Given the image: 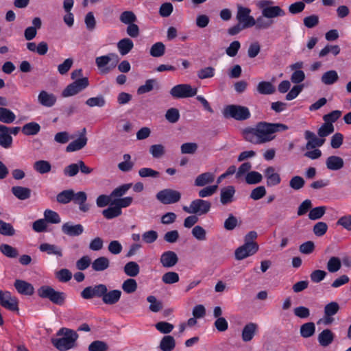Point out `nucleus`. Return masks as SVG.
Instances as JSON below:
<instances>
[{
    "instance_id": "nucleus-17",
    "label": "nucleus",
    "mask_w": 351,
    "mask_h": 351,
    "mask_svg": "<svg viewBox=\"0 0 351 351\" xmlns=\"http://www.w3.org/2000/svg\"><path fill=\"white\" fill-rule=\"evenodd\" d=\"M243 134L244 138L252 144H263V141L261 140V136L258 132H257V128L256 125L254 127H248L245 128L243 130Z\"/></svg>"
},
{
    "instance_id": "nucleus-8",
    "label": "nucleus",
    "mask_w": 351,
    "mask_h": 351,
    "mask_svg": "<svg viewBox=\"0 0 351 351\" xmlns=\"http://www.w3.org/2000/svg\"><path fill=\"white\" fill-rule=\"evenodd\" d=\"M156 197L162 204H173L181 199V193L172 189H165L158 191Z\"/></svg>"
},
{
    "instance_id": "nucleus-63",
    "label": "nucleus",
    "mask_w": 351,
    "mask_h": 351,
    "mask_svg": "<svg viewBox=\"0 0 351 351\" xmlns=\"http://www.w3.org/2000/svg\"><path fill=\"white\" fill-rule=\"evenodd\" d=\"M149 153L155 158H161L165 153V147L161 144H156L150 146Z\"/></svg>"
},
{
    "instance_id": "nucleus-55",
    "label": "nucleus",
    "mask_w": 351,
    "mask_h": 351,
    "mask_svg": "<svg viewBox=\"0 0 351 351\" xmlns=\"http://www.w3.org/2000/svg\"><path fill=\"white\" fill-rule=\"evenodd\" d=\"M215 69L212 66H207L199 69L197 71V75L200 80H205L211 78L215 75Z\"/></svg>"
},
{
    "instance_id": "nucleus-53",
    "label": "nucleus",
    "mask_w": 351,
    "mask_h": 351,
    "mask_svg": "<svg viewBox=\"0 0 351 351\" xmlns=\"http://www.w3.org/2000/svg\"><path fill=\"white\" fill-rule=\"evenodd\" d=\"M123 158L124 161L119 163L118 168L123 172L130 171L134 166L133 162L130 161L131 156L128 154H125Z\"/></svg>"
},
{
    "instance_id": "nucleus-39",
    "label": "nucleus",
    "mask_w": 351,
    "mask_h": 351,
    "mask_svg": "<svg viewBox=\"0 0 351 351\" xmlns=\"http://www.w3.org/2000/svg\"><path fill=\"white\" fill-rule=\"evenodd\" d=\"M176 346L174 338L171 335H166L162 337L160 343V348L162 351H171Z\"/></svg>"
},
{
    "instance_id": "nucleus-20",
    "label": "nucleus",
    "mask_w": 351,
    "mask_h": 351,
    "mask_svg": "<svg viewBox=\"0 0 351 351\" xmlns=\"http://www.w3.org/2000/svg\"><path fill=\"white\" fill-rule=\"evenodd\" d=\"M304 137L306 140H307V143L306 144V149H314L317 147H319L322 146L325 142L324 138H319L317 137L315 133L309 130L305 131Z\"/></svg>"
},
{
    "instance_id": "nucleus-37",
    "label": "nucleus",
    "mask_w": 351,
    "mask_h": 351,
    "mask_svg": "<svg viewBox=\"0 0 351 351\" xmlns=\"http://www.w3.org/2000/svg\"><path fill=\"white\" fill-rule=\"evenodd\" d=\"M34 169L40 174H45L51 171V165L47 160H40L34 163Z\"/></svg>"
},
{
    "instance_id": "nucleus-41",
    "label": "nucleus",
    "mask_w": 351,
    "mask_h": 351,
    "mask_svg": "<svg viewBox=\"0 0 351 351\" xmlns=\"http://www.w3.org/2000/svg\"><path fill=\"white\" fill-rule=\"evenodd\" d=\"M87 143V138H78L71 142L66 147L67 152H72L82 149Z\"/></svg>"
},
{
    "instance_id": "nucleus-22",
    "label": "nucleus",
    "mask_w": 351,
    "mask_h": 351,
    "mask_svg": "<svg viewBox=\"0 0 351 351\" xmlns=\"http://www.w3.org/2000/svg\"><path fill=\"white\" fill-rule=\"evenodd\" d=\"M42 21L40 18L35 17L32 20V26L27 27L24 31V37L27 40H32L37 34V30L40 29Z\"/></svg>"
},
{
    "instance_id": "nucleus-56",
    "label": "nucleus",
    "mask_w": 351,
    "mask_h": 351,
    "mask_svg": "<svg viewBox=\"0 0 351 351\" xmlns=\"http://www.w3.org/2000/svg\"><path fill=\"white\" fill-rule=\"evenodd\" d=\"M121 287L125 293H132L136 291L137 282L136 280L133 278H128L123 282Z\"/></svg>"
},
{
    "instance_id": "nucleus-4",
    "label": "nucleus",
    "mask_w": 351,
    "mask_h": 351,
    "mask_svg": "<svg viewBox=\"0 0 351 351\" xmlns=\"http://www.w3.org/2000/svg\"><path fill=\"white\" fill-rule=\"evenodd\" d=\"M223 114L226 118H232L237 121L248 119L251 116L248 108L233 104L226 106L223 109Z\"/></svg>"
},
{
    "instance_id": "nucleus-5",
    "label": "nucleus",
    "mask_w": 351,
    "mask_h": 351,
    "mask_svg": "<svg viewBox=\"0 0 351 351\" xmlns=\"http://www.w3.org/2000/svg\"><path fill=\"white\" fill-rule=\"evenodd\" d=\"M118 62L117 54L110 53L107 55L101 56L95 58V64L102 75L109 73L115 68Z\"/></svg>"
},
{
    "instance_id": "nucleus-30",
    "label": "nucleus",
    "mask_w": 351,
    "mask_h": 351,
    "mask_svg": "<svg viewBox=\"0 0 351 351\" xmlns=\"http://www.w3.org/2000/svg\"><path fill=\"white\" fill-rule=\"evenodd\" d=\"M335 339V334L330 329L323 330L318 335L317 340L320 346L327 347Z\"/></svg>"
},
{
    "instance_id": "nucleus-60",
    "label": "nucleus",
    "mask_w": 351,
    "mask_h": 351,
    "mask_svg": "<svg viewBox=\"0 0 351 351\" xmlns=\"http://www.w3.org/2000/svg\"><path fill=\"white\" fill-rule=\"evenodd\" d=\"M305 181L299 176H293L289 181V186L293 190L298 191L304 187Z\"/></svg>"
},
{
    "instance_id": "nucleus-58",
    "label": "nucleus",
    "mask_w": 351,
    "mask_h": 351,
    "mask_svg": "<svg viewBox=\"0 0 351 351\" xmlns=\"http://www.w3.org/2000/svg\"><path fill=\"white\" fill-rule=\"evenodd\" d=\"M0 251L9 258H16L19 254L17 250L8 244L1 245Z\"/></svg>"
},
{
    "instance_id": "nucleus-44",
    "label": "nucleus",
    "mask_w": 351,
    "mask_h": 351,
    "mask_svg": "<svg viewBox=\"0 0 351 351\" xmlns=\"http://www.w3.org/2000/svg\"><path fill=\"white\" fill-rule=\"evenodd\" d=\"M73 198V190L68 189L64 190L59 193L56 196V200L58 203L66 204L72 201Z\"/></svg>"
},
{
    "instance_id": "nucleus-54",
    "label": "nucleus",
    "mask_w": 351,
    "mask_h": 351,
    "mask_svg": "<svg viewBox=\"0 0 351 351\" xmlns=\"http://www.w3.org/2000/svg\"><path fill=\"white\" fill-rule=\"evenodd\" d=\"M191 234L197 241H202L206 239V231L201 226H195L191 230Z\"/></svg>"
},
{
    "instance_id": "nucleus-13",
    "label": "nucleus",
    "mask_w": 351,
    "mask_h": 351,
    "mask_svg": "<svg viewBox=\"0 0 351 351\" xmlns=\"http://www.w3.org/2000/svg\"><path fill=\"white\" fill-rule=\"evenodd\" d=\"M0 304L5 308L16 311L19 310L18 300L9 291H0Z\"/></svg>"
},
{
    "instance_id": "nucleus-28",
    "label": "nucleus",
    "mask_w": 351,
    "mask_h": 351,
    "mask_svg": "<svg viewBox=\"0 0 351 351\" xmlns=\"http://www.w3.org/2000/svg\"><path fill=\"white\" fill-rule=\"evenodd\" d=\"M343 165V160L340 156H330L326 160V166L330 171H338L342 169Z\"/></svg>"
},
{
    "instance_id": "nucleus-49",
    "label": "nucleus",
    "mask_w": 351,
    "mask_h": 351,
    "mask_svg": "<svg viewBox=\"0 0 351 351\" xmlns=\"http://www.w3.org/2000/svg\"><path fill=\"white\" fill-rule=\"evenodd\" d=\"M262 180L263 176L258 171H250L245 176V182L248 184H256L260 183Z\"/></svg>"
},
{
    "instance_id": "nucleus-62",
    "label": "nucleus",
    "mask_w": 351,
    "mask_h": 351,
    "mask_svg": "<svg viewBox=\"0 0 351 351\" xmlns=\"http://www.w3.org/2000/svg\"><path fill=\"white\" fill-rule=\"evenodd\" d=\"M108 350V344L103 341H94L88 346L89 351H107Z\"/></svg>"
},
{
    "instance_id": "nucleus-50",
    "label": "nucleus",
    "mask_w": 351,
    "mask_h": 351,
    "mask_svg": "<svg viewBox=\"0 0 351 351\" xmlns=\"http://www.w3.org/2000/svg\"><path fill=\"white\" fill-rule=\"evenodd\" d=\"M119 19L121 23L130 25L134 23L137 18L132 11H124L120 14Z\"/></svg>"
},
{
    "instance_id": "nucleus-16",
    "label": "nucleus",
    "mask_w": 351,
    "mask_h": 351,
    "mask_svg": "<svg viewBox=\"0 0 351 351\" xmlns=\"http://www.w3.org/2000/svg\"><path fill=\"white\" fill-rule=\"evenodd\" d=\"M61 230L63 234L69 237H78L84 232V228L80 223L66 222L62 224Z\"/></svg>"
},
{
    "instance_id": "nucleus-36",
    "label": "nucleus",
    "mask_w": 351,
    "mask_h": 351,
    "mask_svg": "<svg viewBox=\"0 0 351 351\" xmlns=\"http://www.w3.org/2000/svg\"><path fill=\"white\" fill-rule=\"evenodd\" d=\"M16 119L15 114L10 109L0 107V121L4 123L10 124Z\"/></svg>"
},
{
    "instance_id": "nucleus-52",
    "label": "nucleus",
    "mask_w": 351,
    "mask_h": 351,
    "mask_svg": "<svg viewBox=\"0 0 351 351\" xmlns=\"http://www.w3.org/2000/svg\"><path fill=\"white\" fill-rule=\"evenodd\" d=\"M180 277L178 273L175 271H168L162 276V281L167 285H171L179 281Z\"/></svg>"
},
{
    "instance_id": "nucleus-10",
    "label": "nucleus",
    "mask_w": 351,
    "mask_h": 351,
    "mask_svg": "<svg viewBox=\"0 0 351 351\" xmlns=\"http://www.w3.org/2000/svg\"><path fill=\"white\" fill-rule=\"evenodd\" d=\"M197 89L188 84H180L174 86L170 90V94L174 98H186L196 95Z\"/></svg>"
},
{
    "instance_id": "nucleus-42",
    "label": "nucleus",
    "mask_w": 351,
    "mask_h": 351,
    "mask_svg": "<svg viewBox=\"0 0 351 351\" xmlns=\"http://www.w3.org/2000/svg\"><path fill=\"white\" fill-rule=\"evenodd\" d=\"M123 270L128 276L135 277L140 272V267L137 263L130 261L125 265Z\"/></svg>"
},
{
    "instance_id": "nucleus-33",
    "label": "nucleus",
    "mask_w": 351,
    "mask_h": 351,
    "mask_svg": "<svg viewBox=\"0 0 351 351\" xmlns=\"http://www.w3.org/2000/svg\"><path fill=\"white\" fill-rule=\"evenodd\" d=\"M133 47V41L128 38H123L117 43V49L121 56L128 54Z\"/></svg>"
},
{
    "instance_id": "nucleus-31",
    "label": "nucleus",
    "mask_w": 351,
    "mask_h": 351,
    "mask_svg": "<svg viewBox=\"0 0 351 351\" xmlns=\"http://www.w3.org/2000/svg\"><path fill=\"white\" fill-rule=\"evenodd\" d=\"M215 174L211 172H205L197 176L195 180L194 184L196 186H204L213 183L215 180Z\"/></svg>"
},
{
    "instance_id": "nucleus-46",
    "label": "nucleus",
    "mask_w": 351,
    "mask_h": 351,
    "mask_svg": "<svg viewBox=\"0 0 351 351\" xmlns=\"http://www.w3.org/2000/svg\"><path fill=\"white\" fill-rule=\"evenodd\" d=\"M122 211L116 205H111L106 209L102 211V215L107 219H112L121 215Z\"/></svg>"
},
{
    "instance_id": "nucleus-45",
    "label": "nucleus",
    "mask_w": 351,
    "mask_h": 351,
    "mask_svg": "<svg viewBox=\"0 0 351 351\" xmlns=\"http://www.w3.org/2000/svg\"><path fill=\"white\" fill-rule=\"evenodd\" d=\"M44 219L46 222L53 224L60 223L61 222V218L59 214L50 209H46L44 212Z\"/></svg>"
},
{
    "instance_id": "nucleus-25",
    "label": "nucleus",
    "mask_w": 351,
    "mask_h": 351,
    "mask_svg": "<svg viewBox=\"0 0 351 351\" xmlns=\"http://www.w3.org/2000/svg\"><path fill=\"white\" fill-rule=\"evenodd\" d=\"M235 189L233 186H228L221 189L220 202L223 205H227L234 201Z\"/></svg>"
},
{
    "instance_id": "nucleus-29",
    "label": "nucleus",
    "mask_w": 351,
    "mask_h": 351,
    "mask_svg": "<svg viewBox=\"0 0 351 351\" xmlns=\"http://www.w3.org/2000/svg\"><path fill=\"white\" fill-rule=\"evenodd\" d=\"M258 330V325L256 323L250 322L247 324L242 330V339L245 342L251 341Z\"/></svg>"
},
{
    "instance_id": "nucleus-18",
    "label": "nucleus",
    "mask_w": 351,
    "mask_h": 351,
    "mask_svg": "<svg viewBox=\"0 0 351 351\" xmlns=\"http://www.w3.org/2000/svg\"><path fill=\"white\" fill-rule=\"evenodd\" d=\"M41 252L46 253L47 255L55 256L57 258H60L63 256L62 248L57 245L49 243H43L38 246Z\"/></svg>"
},
{
    "instance_id": "nucleus-61",
    "label": "nucleus",
    "mask_w": 351,
    "mask_h": 351,
    "mask_svg": "<svg viewBox=\"0 0 351 351\" xmlns=\"http://www.w3.org/2000/svg\"><path fill=\"white\" fill-rule=\"evenodd\" d=\"M15 233L13 226L9 223L0 220V234L4 236H12Z\"/></svg>"
},
{
    "instance_id": "nucleus-43",
    "label": "nucleus",
    "mask_w": 351,
    "mask_h": 351,
    "mask_svg": "<svg viewBox=\"0 0 351 351\" xmlns=\"http://www.w3.org/2000/svg\"><path fill=\"white\" fill-rule=\"evenodd\" d=\"M300 335L304 338H308L315 332V326L313 322H307L300 326Z\"/></svg>"
},
{
    "instance_id": "nucleus-19",
    "label": "nucleus",
    "mask_w": 351,
    "mask_h": 351,
    "mask_svg": "<svg viewBox=\"0 0 351 351\" xmlns=\"http://www.w3.org/2000/svg\"><path fill=\"white\" fill-rule=\"evenodd\" d=\"M178 262V257L173 251L164 252L160 258V263L165 268L174 267Z\"/></svg>"
},
{
    "instance_id": "nucleus-35",
    "label": "nucleus",
    "mask_w": 351,
    "mask_h": 351,
    "mask_svg": "<svg viewBox=\"0 0 351 351\" xmlns=\"http://www.w3.org/2000/svg\"><path fill=\"white\" fill-rule=\"evenodd\" d=\"M40 130V125L38 123L33 121L25 124L21 128L23 134L26 136L36 135L37 134H38Z\"/></svg>"
},
{
    "instance_id": "nucleus-23",
    "label": "nucleus",
    "mask_w": 351,
    "mask_h": 351,
    "mask_svg": "<svg viewBox=\"0 0 351 351\" xmlns=\"http://www.w3.org/2000/svg\"><path fill=\"white\" fill-rule=\"evenodd\" d=\"M121 293V291L119 289H113L108 291L106 287V293L102 297V301L107 305L115 304L119 301Z\"/></svg>"
},
{
    "instance_id": "nucleus-3",
    "label": "nucleus",
    "mask_w": 351,
    "mask_h": 351,
    "mask_svg": "<svg viewBox=\"0 0 351 351\" xmlns=\"http://www.w3.org/2000/svg\"><path fill=\"white\" fill-rule=\"evenodd\" d=\"M257 7L261 10V14L267 19L282 17L286 14L285 11L278 5H274V1L270 0H260Z\"/></svg>"
},
{
    "instance_id": "nucleus-27",
    "label": "nucleus",
    "mask_w": 351,
    "mask_h": 351,
    "mask_svg": "<svg viewBox=\"0 0 351 351\" xmlns=\"http://www.w3.org/2000/svg\"><path fill=\"white\" fill-rule=\"evenodd\" d=\"M12 143V137L9 134V128L0 125V145L5 149L10 148Z\"/></svg>"
},
{
    "instance_id": "nucleus-32",
    "label": "nucleus",
    "mask_w": 351,
    "mask_h": 351,
    "mask_svg": "<svg viewBox=\"0 0 351 351\" xmlns=\"http://www.w3.org/2000/svg\"><path fill=\"white\" fill-rule=\"evenodd\" d=\"M12 194L20 200H25L31 197V189L21 186H14L11 189Z\"/></svg>"
},
{
    "instance_id": "nucleus-47",
    "label": "nucleus",
    "mask_w": 351,
    "mask_h": 351,
    "mask_svg": "<svg viewBox=\"0 0 351 351\" xmlns=\"http://www.w3.org/2000/svg\"><path fill=\"white\" fill-rule=\"evenodd\" d=\"M165 53V45L162 42L154 43L150 48L149 53L152 57L159 58Z\"/></svg>"
},
{
    "instance_id": "nucleus-51",
    "label": "nucleus",
    "mask_w": 351,
    "mask_h": 351,
    "mask_svg": "<svg viewBox=\"0 0 351 351\" xmlns=\"http://www.w3.org/2000/svg\"><path fill=\"white\" fill-rule=\"evenodd\" d=\"M326 207L322 206L313 208L310 210L308 213V218L311 220H317L322 218L325 214Z\"/></svg>"
},
{
    "instance_id": "nucleus-57",
    "label": "nucleus",
    "mask_w": 351,
    "mask_h": 351,
    "mask_svg": "<svg viewBox=\"0 0 351 351\" xmlns=\"http://www.w3.org/2000/svg\"><path fill=\"white\" fill-rule=\"evenodd\" d=\"M86 104L89 107H103L106 105V100L104 96L99 95L95 97H90L86 101Z\"/></svg>"
},
{
    "instance_id": "nucleus-38",
    "label": "nucleus",
    "mask_w": 351,
    "mask_h": 351,
    "mask_svg": "<svg viewBox=\"0 0 351 351\" xmlns=\"http://www.w3.org/2000/svg\"><path fill=\"white\" fill-rule=\"evenodd\" d=\"M256 89L258 93L261 95H271L276 91L275 86L270 82L267 81L260 82Z\"/></svg>"
},
{
    "instance_id": "nucleus-2",
    "label": "nucleus",
    "mask_w": 351,
    "mask_h": 351,
    "mask_svg": "<svg viewBox=\"0 0 351 351\" xmlns=\"http://www.w3.org/2000/svg\"><path fill=\"white\" fill-rule=\"evenodd\" d=\"M257 132L261 136L263 143L272 141L275 136L274 133L280 131H285L288 129V126L282 123H270L265 121L258 122L256 125Z\"/></svg>"
},
{
    "instance_id": "nucleus-24",
    "label": "nucleus",
    "mask_w": 351,
    "mask_h": 351,
    "mask_svg": "<svg viewBox=\"0 0 351 351\" xmlns=\"http://www.w3.org/2000/svg\"><path fill=\"white\" fill-rule=\"evenodd\" d=\"M14 286L20 294L32 295L34 293V288L33 285L25 280H16Z\"/></svg>"
},
{
    "instance_id": "nucleus-15",
    "label": "nucleus",
    "mask_w": 351,
    "mask_h": 351,
    "mask_svg": "<svg viewBox=\"0 0 351 351\" xmlns=\"http://www.w3.org/2000/svg\"><path fill=\"white\" fill-rule=\"evenodd\" d=\"M264 176L268 187L276 186L281 182L280 174L276 171L275 168L272 166H269L264 170Z\"/></svg>"
},
{
    "instance_id": "nucleus-12",
    "label": "nucleus",
    "mask_w": 351,
    "mask_h": 351,
    "mask_svg": "<svg viewBox=\"0 0 351 351\" xmlns=\"http://www.w3.org/2000/svg\"><path fill=\"white\" fill-rule=\"evenodd\" d=\"M106 291V285L104 284L89 286L82 290L81 292V296L86 300L92 299L95 297L101 298L102 299Z\"/></svg>"
},
{
    "instance_id": "nucleus-59",
    "label": "nucleus",
    "mask_w": 351,
    "mask_h": 351,
    "mask_svg": "<svg viewBox=\"0 0 351 351\" xmlns=\"http://www.w3.org/2000/svg\"><path fill=\"white\" fill-rule=\"evenodd\" d=\"M341 266V261L337 257H331L327 263V269L331 273H335L339 271Z\"/></svg>"
},
{
    "instance_id": "nucleus-9",
    "label": "nucleus",
    "mask_w": 351,
    "mask_h": 351,
    "mask_svg": "<svg viewBox=\"0 0 351 351\" xmlns=\"http://www.w3.org/2000/svg\"><path fill=\"white\" fill-rule=\"evenodd\" d=\"M89 85L87 77H81L69 84L62 92L63 97L73 96L84 90Z\"/></svg>"
},
{
    "instance_id": "nucleus-7",
    "label": "nucleus",
    "mask_w": 351,
    "mask_h": 351,
    "mask_svg": "<svg viewBox=\"0 0 351 351\" xmlns=\"http://www.w3.org/2000/svg\"><path fill=\"white\" fill-rule=\"evenodd\" d=\"M38 295L42 298H47L53 303L61 305L65 297L62 292L56 291L49 286H42L38 289Z\"/></svg>"
},
{
    "instance_id": "nucleus-6",
    "label": "nucleus",
    "mask_w": 351,
    "mask_h": 351,
    "mask_svg": "<svg viewBox=\"0 0 351 351\" xmlns=\"http://www.w3.org/2000/svg\"><path fill=\"white\" fill-rule=\"evenodd\" d=\"M211 204L207 200L196 199L193 200L189 206H184L182 209L189 214H197L199 215L208 213L210 209Z\"/></svg>"
},
{
    "instance_id": "nucleus-14",
    "label": "nucleus",
    "mask_w": 351,
    "mask_h": 351,
    "mask_svg": "<svg viewBox=\"0 0 351 351\" xmlns=\"http://www.w3.org/2000/svg\"><path fill=\"white\" fill-rule=\"evenodd\" d=\"M258 250L257 243H246L238 247L235 251V258L237 260H243L254 254Z\"/></svg>"
},
{
    "instance_id": "nucleus-1",
    "label": "nucleus",
    "mask_w": 351,
    "mask_h": 351,
    "mask_svg": "<svg viewBox=\"0 0 351 351\" xmlns=\"http://www.w3.org/2000/svg\"><path fill=\"white\" fill-rule=\"evenodd\" d=\"M57 335H64L63 337L51 340L53 346L60 351H66L73 348L78 337L76 332L66 328H60L58 331Z\"/></svg>"
},
{
    "instance_id": "nucleus-48",
    "label": "nucleus",
    "mask_w": 351,
    "mask_h": 351,
    "mask_svg": "<svg viewBox=\"0 0 351 351\" xmlns=\"http://www.w3.org/2000/svg\"><path fill=\"white\" fill-rule=\"evenodd\" d=\"M255 23L254 26L256 29H266L272 25L274 21L273 20L264 17L262 14L255 19Z\"/></svg>"
},
{
    "instance_id": "nucleus-40",
    "label": "nucleus",
    "mask_w": 351,
    "mask_h": 351,
    "mask_svg": "<svg viewBox=\"0 0 351 351\" xmlns=\"http://www.w3.org/2000/svg\"><path fill=\"white\" fill-rule=\"evenodd\" d=\"M339 79L338 73L335 70H330L325 72L322 77L321 81L325 85H332L335 84Z\"/></svg>"
},
{
    "instance_id": "nucleus-21",
    "label": "nucleus",
    "mask_w": 351,
    "mask_h": 351,
    "mask_svg": "<svg viewBox=\"0 0 351 351\" xmlns=\"http://www.w3.org/2000/svg\"><path fill=\"white\" fill-rule=\"evenodd\" d=\"M38 101L40 105L51 108L55 105L57 98L53 93H49L46 90H41L38 95Z\"/></svg>"
},
{
    "instance_id": "nucleus-34",
    "label": "nucleus",
    "mask_w": 351,
    "mask_h": 351,
    "mask_svg": "<svg viewBox=\"0 0 351 351\" xmlns=\"http://www.w3.org/2000/svg\"><path fill=\"white\" fill-rule=\"evenodd\" d=\"M110 266V261L106 256H100L91 264L92 269L95 271H103L108 269Z\"/></svg>"
},
{
    "instance_id": "nucleus-64",
    "label": "nucleus",
    "mask_w": 351,
    "mask_h": 351,
    "mask_svg": "<svg viewBox=\"0 0 351 351\" xmlns=\"http://www.w3.org/2000/svg\"><path fill=\"white\" fill-rule=\"evenodd\" d=\"M165 118L171 123H176L180 119L179 110L175 108H169L166 112Z\"/></svg>"
},
{
    "instance_id": "nucleus-26",
    "label": "nucleus",
    "mask_w": 351,
    "mask_h": 351,
    "mask_svg": "<svg viewBox=\"0 0 351 351\" xmlns=\"http://www.w3.org/2000/svg\"><path fill=\"white\" fill-rule=\"evenodd\" d=\"M339 310V305L337 302H331L327 304L324 307V315L326 319L324 321L325 324H330L333 321L331 317L337 313Z\"/></svg>"
},
{
    "instance_id": "nucleus-11",
    "label": "nucleus",
    "mask_w": 351,
    "mask_h": 351,
    "mask_svg": "<svg viewBox=\"0 0 351 351\" xmlns=\"http://www.w3.org/2000/svg\"><path fill=\"white\" fill-rule=\"evenodd\" d=\"M251 10L248 8L239 7L237 13V19L243 25V28L254 26L255 19L250 16Z\"/></svg>"
}]
</instances>
